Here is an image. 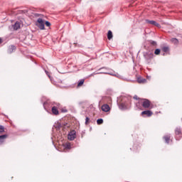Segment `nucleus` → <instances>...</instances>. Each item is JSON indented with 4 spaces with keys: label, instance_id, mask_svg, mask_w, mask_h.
Returning a JSON list of instances; mask_svg holds the SVG:
<instances>
[{
    "label": "nucleus",
    "instance_id": "6",
    "mask_svg": "<svg viewBox=\"0 0 182 182\" xmlns=\"http://www.w3.org/2000/svg\"><path fill=\"white\" fill-rule=\"evenodd\" d=\"M101 109H102V112H105L110 111V107L107 104L103 105L102 106Z\"/></svg>",
    "mask_w": 182,
    "mask_h": 182
},
{
    "label": "nucleus",
    "instance_id": "12",
    "mask_svg": "<svg viewBox=\"0 0 182 182\" xmlns=\"http://www.w3.org/2000/svg\"><path fill=\"white\" fill-rule=\"evenodd\" d=\"M8 137V135L4 134V135H0V144H2L4 141H5V139Z\"/></svg>",
    "mask_w": 182,
    "mask_h": 182
},
{
    "label": "nucleus",
    "instance_id": "30",
    "mask_svg": "<svg viewBox=\"0 0 182 182\" xmlns=\"http://www.w3.org/2000/svg\"><path fill=\"white\" fill-rule=\"evenodd\" d=\"M60 127H62V124H58V129H60Z\"/></svg>",
    "mask_w": 182,
    "mask_h": 182
},
{
    "label": "nucleus",
    "instance_id": "16",
    "mask_svg": "<svg viewBox=\"0 0 182 182\" xmlns=\"http://www.w3.org/2000/svg\"><path fill=\"white\" fill-rule=\"evenodd\" d=\"M164 139L167 144H168V143H170V135H166V136H164Z\"/></svg>",
    "mask_w": 182,
    "mask_h": 182
},
{
    "label": "nucleus",
    "instance_id": "23",
    "mask_svg": "<svg viewBox=\"0 0 182 182\" xmlns=\"http://www.w3.org/2000/svg\"><path fill=\"white\" fill-rule=\"evenodd\" d=\"M160 52H161L160 49L156 48L154 51V53L155 55H160Z\"/></svg>",
    "mask_w": 182,
    "mask_h": 182
},
{
    "label": "nucleus",
    "instance_id": "13",
    "mask_svg": "<svg viewBox=\"0 0 182 182\" xmlns=\"http://www.w3.org/2000/svg\"><path fill=\"white\" fill-rule=\"evenodd\" d=\"M175 133H176V136H182L181 129L177 127V128L175 129Z\"/></svg>",
    "mask_w": 182,
    "mask_h": 182
},
{
    "label": "nucleus",
    "instance_id": "2",
    "mask_svg": "<svg viewBox=\"0 0 182 182\" xmlns=\"http://www.w3.org/2000/svg\"><path fill=\"white\" fill-rule=\"evenodd\" d=\"M56 106L52 107L51 112H52L53 114L58 116V114H59V110L58 109V107H59V106H60V104L58 103V104H56Z\"/></svg>",
    "mask_w": 182,
    "mask_h": 182
},
{
    "label": "nucleus",
    "instance_id": "22",
    "mask_svg": "<svg viewBox=\"0 0 182 182\" xmlns=\"http://www.w3.org/2000/svg\"><path fill=\"white\" fill-rule=\"evenodd\" d=\"M4 132H5V128L4 126L0 125V133H4Z\"/></svg>",
    "mask_w": 182,
    "mask_h": 182
},
{
    "label": "nucleus",
    "instance_id": "19",
    "mask_svg": "<svg viewBox=\"0 0 182 182\" xmlns=\"http://www.w3.org/2000/svg\"><path fill=\"white\" fill-rule=\"evenodd\" d=\"M64 147H65V149H71L70 143H66V144L64 145Z\"/></svg>",
    "mask_w": 182,
    "mask_h": 182
},
{
    "label": "nucleus",
    "instance_id": "31",
    "mask_svg": "<svg viewBox=\"0 0 182 182\" xmlns=\"http://www.w3.org/2000/svg\"><path fill=\"white\" fill-rule=\"evenodd\" d=\"M0 43H2V39L0 38Z\"/></svg>",
    "mask_w": 182,
    "mask_h": 182
},
{
    "label": "nucleus",
    "instance_id": "14",
    "mask_svg": "<svg viewBox=\"0 0 182 182\" xmlns=\"http://www.w3.org/2000/svg\"><path fill=\"white\" fill-rule=\"evenodd\" d=\"M171 42H172V43H173V45H178V40L176 38H171Z\"/></svg>",
    "mask_w": 182,
    "mask_h": 182
},
{
    "label": "nucleus",
    "instance_id": "17",
    "mask_svg": "<svg viewBox=\"0 0 182 182\" xmlns=\"http://www.w3.org/2000/svg\"><path fill=\"white\" fill-rule=\"evenodd\" d=\"M83 83H85V80L81 79L78 81L77 87H80V86L83 85Z\"/></svg>",
    "mask_w": 182,
    "mask_h": 182
},
{
    "label": "nucleus",
    "instance_id": "8",
    "mask_svg": "<svg viewBox=\"0 0 182 182\" xmlns=\"http://www.w3.org/2000/svg\"><path fill=\"white\" fill-rule=\"evenodd\" d=\"M141 114L142 115L146 114L147 116V117H150L151 116H152L153 112L151 111H150V110H146V111H143L141 112Z\"/></svg>",
    "mask_w": 182,
    "mask_h": 182
},
{
    "label": "nucleus",
    "instance_id": "26",
    "mask_svg": "<svg viewBox=\"0 0 182 182\" xmlns=\"http://www.w3.org/2000/svg\"><path fill=\"white\" fill-rule=\"evenodd\" d=\"M46 25L47 26H50V22H49V21H46Z\"/></svg>",
    "mask_w": 182,
    "mask_h": 182
},
{
    "label": "nucleus",
    "instance_id": "33",
    "mask_svg": "<svg viewBox=\"0 0 182 182\" xmlns=\"http://www.w3.org/2000/svg\"><path fill=\"white\" fill-rule=\"evenodd\" d=\"M176 140H178V138H176Z\"/></svg>",
    "mask_w": 182,
    "mask_h": 182
},
{
    "label": "nucleus",
    "instance_id": "10",
    "mask_svg": "<svg viewBox=\"0 0 182 182\" xmlns=\"http://www.w3.org/2000/svg\"><path fill=\"white\" fill-rule=\"evenodd\" d=\"M13 27L15 31H18L21 28V23L19 21L16 22Z\"/></svg>",
    "mask_w": 182,
    "mask_h": 182
},
{
    "label": "nucleus",
    "instance_id": "9",
    "mask_svg": "<svg viewBox=\"0 0 182 182\" xmlns=\"http://www.w3.org/2000/svg\"><path fill=\"white\" fill-rule=\"evenodd\" d=\"M136 80H137L138 83H146L147 82V80H146L145 78H143L141 77H139Z\"/></svg>",
    "mask_w": 182,
    "mask_h": 182
},
{
    "label": "nucleus",
    "instance_id": "18",
    "mask_svg": "<svg viewBox=\"0 0 182 182\" xmlns=\"http://www.w3.org/2000/svg\"><path fill=\"white\" fill-rule=\"evenodd\" d=\"M149 43L152 46H154V48H156V46H157V42L154 41H149Z\"/></svg>",
    "mask_w": 182,
    "mask_h": 182
},
{
    "label": "nucleus",
    "instance_id": "29",
    "mask_svg": "<svg viewBox=\"0 0 182 182\" xmlns=\"http://www.w3.org/2000/svg\"><path fill=\"white\" fill-rule=\"evenodd\" d=\"M146 79H148L149 80H150V79H151V77L147 76V77H146Z\"/></svg>",
    "mask_w": 182,
    "mask_h": 182
},
{
    "label": "nucleus",
    "instance_id": "27",
    "mask_svg": "<svg viewBox=\"0 0 182 182\" xmlns=\"http://www.w3.org/2000/svg\"><path fill=\"white\" fill-rule=\"evenodd\" d=\"M48 103H49V102H48V101L43 102L44 108L46 107V105H48Z\"/></svg>",
    "mask_w": 182,
    "mask_h": 182
},
{
    "label": "nucleus",
    "instance_id": "4",
    "mask_svg": "<svg viewBox=\"0 0 182 182\" xmlns=\"http://www.w3.org/2000/svg\"><path fill=\"white\" fill-rule=\"evenodd\" d=\"M142 106L144 109H149L150 107V101L149 100H144L142 102Z\"/></svg>",
    "mask_w": 182,
    "mask_h": 182
},
{
    "label": "nucleus",
    "instance_id": "32",
    "mask_svg": "<svg viewBox=\"0 0 182 182\" xmlns=\"http://www.w3.org/2000/svg\"><path fill=\"white\" fill-rule=\"evenodd\" d=\"M100 73H97L96 75H99V74H100Z\"/></svg>",
    "mask_w": 182,
    "mask_h": 182
},
{
    "label": "nucleus",
    "instance_id": "24",
    "mask_svg": "<svg viewBox=\"0 0 182 182\" xmlns=\"http://www.w3.org/2000/svg\"><path fill=\"white\" fill-rule=\"evenodd\" d=\"M162 50H163L164 52H168V47H166V46L163 47V48H162Z\"/></svg>",
    "mask_w": 182,
    "mask_h": 182
},
{
    "label": "nucleus",
    "instance_id": "11",
    "mask_svg": "<svg viewBox=\"0 0 182 182\" xmlns=\"http://www.w3.org/2000/svg\"><path fill=\"white\" fill-rule=\"evenodd\" d=\"M16 47L15 46H10L8 48V53H12L14 50H16Z\"/></svg>",
    "mask_w": 182,
    "mask_h": 182
},
{
    "label": "nucleus",
    "instance_id": "25",
    "mask_svg": "<svg viewBox=\"0 0 182 182\" xmlns=\"http://www.w3.org/2000/svg\"><path fill=\"white\" fill-rule=\"evenodd\" d=\"M90 119L89 117H86L85 118V124L87 125L89 124V122H90Z\"/></svg>",
    "mask_w": 182,
    "mask_h": 182
},
{
    "label": "nucleus",
    "instance_id": "3",
    "mask_svg": "<svg viewBox=\"0 0 182 182\" xmlns=\"http://www.w3.org/2000/svg\"><path fill=\"white\" fill-rule=\"evenodd\" d=\"M129 105L127 102H122L119 105V109L121 110H126L129 109Z\"/></svg>",
    "mask_w": 182,
    "mask_h": 182
},
{
    "label": "nucleus",
    "instance_id": "15",
    "mask_svg": "<svg viewBox=\"0 0 182 182\" xmlns=\"http://www.w3.org/2000/svg\"><path fill=\"white\" fill-rule=\"evenodd\" d=\"M113 38V33H112V31H109L107 33V38L109 41Z\"/></svg>",
    "mask_w": 182,
    "mask_h": 182
},
{
    "label": "nucleus",
    "instance_id": "1",
    "mask_svg": "<svg viewBox=\"0 0 182 182\" xmlns=\"http://www.w3.org/2000/svg\"><path fill=\"white\" fill-rule=\"evenodd\" d=\"M36 26L38 28H39V29L43 31V29H45V21H43V19L41 18H38Z\"/></svg>",
    "mask_w": 182,
    "mask_h": 182
},
{
    "label": "nucleus",
    "instance_id": "28",
    "mask_svg": "<svg viewBox=\"0 0 182 182\" xmlns=\"http://www.w3.org/2000/svg\"><path fill=\"white\" fill-rule=\"evenodd\" d=\"M134 99L135 100H139V97H137V95H134Z\"/></svg>",
    "mask_w": 182,
    "mask_h": 182
},
{
    "label": "nucleus",
    "instance_id": "21",
    "mask_svg": "<svg viewBox=\"0 0 182 182\" xmlns=\"http://www.w3.org/2000/svg\"><path fill=\"white\" fill-rule=\"evenodd\" d=\"M97 124H103V119H98L97 120Z\"/></svg>",
    "mask_w": 182,
    "mask_h": 182
},
{
    "label": "nucleus",
    "instance_id": "20",
    "mask_svg": "<svg viewBox=\"0 0 182 182\" xmlns=\"http://www.w3.org/2000/svg\"><path fill=\"white\" fill-rule=\"evenodd\" d=\"M108 75H111L112 76H117V77H119V79L122 78V75L119 74L108 73Z\"/></svg>",
    "mask_w": 182,
    "mask_h": 182
},
{
    "label": "nucleus",
    "instance_id": "7",
    "mask_svg": "<svg viewBox=\"0 0 182 182\" xmlns=\"http://www.w3.org/2000/svg\"><path fill=\"white\" fill-rule=\"evenodd\" d=\"M68 140H71V141L75 140V139H76V134H75L74 132H70L68 134Z\"/></svg>",
    "mask_w": 182,
    "mask_h": 182
},
{
    "label": "nucleus",
    "instance_id": "5",
    "mask_svg": "<svg viewBox=\"0 0 182 182\" xmlns=\"http://www.w3.org/2000/svg\"><path fill=\"white\" fill-rule=\"evenodd\" d=\"M147 23H150L151 25H154V26H156L157 28H161V26L156 22L155 21H150V20H146Z\"/></svg>",
    "mask_w": 182,
    "mask_h": 182
}]
</instances>
